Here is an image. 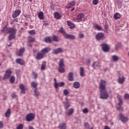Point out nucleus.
<instances>
[{
    "label": "nucleus",
    "instance_id": "obj_1",
    "mask_svg": "<svg viewBox=\"0 0 129 129\" xmlns=\"http://www.w3.org/2000/svg\"><path fill=\"white\" fill-rule=\"evenodd\" d=\"M106 82L104 80H101L100 86V96L101 99H107L108 98V93L105 88V84Z\"/></svg>",
    "mask_w": 129,
    "mask_h": 129
},
{
    "label": "nucleus",
    "instance_id": "obj_2",
    "mask_svg": "<svg viewBox=\"0 0 129 129\" xmlns=\"http://www.w3.org/2000/svg\"><path fill=\"white\" fill-rule=\"evenodd\" d=\"M8 33L10 34L8 36V39L9 41H12L13 39H15L16 38V34H17V30L14 28H8Z\"/></svg>",
    "mask_w": 129,
    "mask_h": 129
},
{
    "label": "nucleus",
    "instance_id": "obj_3",
    "mask_svg": "<svg viewBox=\"0 0 129 129\" xmlns=\"http://www.w3.org/2000/svg\"><path fill=\"white\" fill-rule=\"evenodd\" d=\"M58 70L60 73H64L65 69L64 68V60L61 58L59 60Z\"/></svg>",
    "mask_w": 129,
    "mask_h": 129
},
{
    "label": "nucleus",
    "instance_id": "obj_4",
    "mask_svg": "<svg viewBox=\"0 0 129 129\" xmlns=\"http://www.w3.org/2000/svg\"><path fill=\"white\" fill-rule=\"evenodd\" d=\"M35 118V114L33 113H30L28 114H27V115L26 116V121H32V120H33V119H34Z\"/></svg>",
    "mask_w": 129,
    "mask_h": 129
},
{
    "label": "nucleus",
    "instance_id": "obj_5",
    "mask_svg": "<svg viewBox=\"0 0 129 129\" xmlns=\"http://www.w3.org/2000/svg\"><path fill=\"white\" fill-rule=\"evenodd\" d=\"M101 46L104 52H106L109 51V47H108L107 44L103 43L101 44Z\"/></svg>",
    "mask_w": 129,
    "mask_h": 129
},
{
    "label": "nucleus",
    "instance_id": "obj_6",
    "mask_svg": "<svg viewBox=\"0 0 129 129\" xmlns=\"http://www.w3.org/2000/svg\"><path fill=\"white\" fill-rule=\"evenodd\" d=\"M11 74H12V71H11L10 70H7L6 71L5 74L3 77V79L5 80V79H8V78H10Z\"/></svg>",
    "mask_w": 129,
    "mask_h": 129
},
{
    "label": "nucleus",
    "instance_id": "obj_7",
    "mask_svg": "<svg viewBox=\"0 0 129 129\" xmlns=\"http://www.w3.org/2000/svg\"><path fill=\"white\" fill-rule=\"evenodd\" d=\"M104 38V34L101 32L98 33L96 35V39L98 41L100 40H102V39Z\"/></svg>",
    "mask_w": 129,
    "mask_h": 129
},
{
    "label": "nucleus",
    "instance_id": "obj_8",
    "mask_svg": "<svg viewBox=\"0 0 129 129\" xmlns=\"http://www.w3.org/2000/svg\"><path fill=\"white\" fill-rule=\"evenodd\" d=\"M119 117L120 120H121L123 122H126V121H128V118L124 117L121 113L119 114Z\"/></svg>",
    "mask_w": 129,
    "mask_h": 129
},
{
    "label": "nucleus",
    "instance_id": "obj_9",
    "mask_svg": "<svg viewBox=\"0 0 129 129\" xmlns=\"http://www.w3.org/2000/svg\"><path fill=\"white\" fill-rule=\"evenodd\" d=\"M66 39H69V40H74L75 39V36L72 34H68L67 33L64 35Z\"/></svg>",
    "mask_w": 129,
    "mask_h": 129
},
{
    "label": "nucleus",
    "instance_id": "obj_10",
    "mask_svg": "<svg viewBox=\"0 0 129 129\" xmlns=\"http://www.w3.org/2000/svg\"><path fill=\"white\" fill-rule=\"evenodd\" d=\"M63 52V49L61 48H58L56 49H54L52 51V54H54V55H57V54H59V53Z\"/></svg>",
    "mask_w": 129,
    "mask_h": 129
},
{
    "label": "nucleus",
    "instance_id": "obj_11",
    "mask_svg": "<svg viewBox=\"0 0 129 129\" xmlns=\"http://www.w3.org/2000/svg\"><path fill=\"white\" fill-rule=\"evenodd\" d=\"M20 14H21V10H16L12 15L13 18H17V17H19L20 16Z\"/></svg>",
    "mask_w": 129,
    "mask_h": 129
},
{
    "label": "nucleus",
    "instance_id": "obj_12",
    "mask_svg": "<svg viewBox=\"0 0 129 129\" xmlns=\"http://www.w3.org/2000/svg\"><path fill=\"white\" fill-rule=\"evenodd\" d=\"M50 51H51V48H50V47L49 46H47L42 49L41 50V52L42 53V54H46V53L50 52Z\"/></svg>",
    "mask_w": 129,
    "mask_h": 129
},
{
    "label": "nucleus",
    "instance_id": "obj_13",
    "mask_svg": "<svg viewBox=\"0 0 129 129\" xmlns=\"http://www.w3.org/2000/svg\"><path fill=\"white\" fill-rule=\"evenodd\" d=\"M93 67L94 69H96L97 68H99L100 67V61H95L93 64Z\"/></svg>",
    "mask_w": 129,
    "mask_h": 129
},
{
    "label": "nucleus",
    "instance_id": "obj_14",
    "mask_svg": "<svg viewBox=\"0 0 129 129\" xmlns=\"http://www.w3.org/2000/svg\"><path fill=\"white\" fill-rule=\"evenodd\" d=\"M25 52V47H21L19 51L16 53L17 56H22L23 53Z\"/></svg>",
    "mask_w": 129,
    "mask_h": 129
},
{
    "label": "nucleus",
    "instance_id": "obj_15",
    "mask_svg": "<svg viewBox=\"0 0 129 129\" xmlns=\"http://www.w3.org/2000/svg\"><path fill=\"white\" fill-rule=\"evenodd\" d=\"M16 62L20 65H24L25 64V61L22 58L16 59Z\"/></svg>",
    "mask_w": 129,
    "mask_h": 129
},
{
    "label": "nucleus",
    "instance_id": "obj_16",
    "mask_svg": "<svg viewBox=\"0 0 129 129\" xmlns=\"http://www.w3.org/2000/svg\"><path fill=\"white\" fill-rule=\"evenodd\" d=\"M19 87L21 90V93H22V94H25V93H26V88H25L24 85L21 84Z\"/></svg>",
    "mask_w": 129,
    "mask_h": 129
},
{
    "label": "nucleus",
    "instance_id": "obj_17",
    "mask_svg": "<svg viewBox=\"0 0 129 129\" xmlns=\"http://www.w3.org/2000/svg\"><path fill=\"white\" fill-rule=\"evenodd\" d=\"M78 21H84V14H80L77 17Z\"/></svg>",
    "mask_w": 129,
    "mask_h": 129
},
{
    "label": "nucleus",
    "instance_id": "obj_18",
    "mask_svg": "<svg viewBox=\"0 0 129 129\" xmlns=\"http://www.w3.org/2000/svg\"><path fill=\"white\" fill-rule=\"evenodd\" d=\"M68 25L69 26L70 29H74L75 28V24L73 23L72 22L68 21H67Z\"/></svg>",
    "mask_w": 129,
    "mask_h": 129
},
{
    "label": "nucleus",
    "instance_id": "obj_19",
    "mask_svg": "<svg viewBox=\"0 0 129 129\" xmlns=\"http://www.w3.org/2000/svg\"><path fill=\"white\" fill-rule=\"evenodd\" d=\"M53 15L55 19H56V20H59V19H61V15H60L58 12L54 13Z\"/></svg>",
    "mask_w": 129,
    "mask_h": 129
},
{
    "label": "nucleus",
    "instance_id": "obj_20",
    "mask_svg": "<svg viewBox=\"0 0 129 129\" xmlns=\"http://www.w3.org/2000/svg\"><path fill=\"white\" fill-rule=\"evenodd\" d=\"M76 5L75 1H73L70 3H69L67 6V9H70V8H72V7H74Z\"/></svg>",
    "mask_w": 129,
    "mask_h": 129
},
{
    "label": "nucleus",
    "instance_id": "obj_21",
    "mask_svg": "<svg viewBox=\"0 0 129 129\" xmlns=\"http://www.w3.org/2000/svg\"><path fill=\"white\" fill-rule=\"evenodd\" d=\"M44 58V56L43 54L41 53H37L36 59L38 60H41V59H43Z\"/></svg>",
    "mask_w": 129,
    "mask_h": 129
},
{
    "label": "nucleus",
    "instance_id": "obj_22",
    "mask_svg": "<svg viewBox=\"0 0 129 129\" xmlns=\"http://www.w3.org/2000/svg\"><path fill=\"white\" fill-rule=\"evenodd\" d=\"M121 15L118 13H116L114 15V20H118V19H120Z\"/></svg>",
    "mask_w": 129,
    "mask_h": 129
},
{
    "label": "nucleus",
    "instance_id": "obj_23",
    "mask_svg": "<svg viewBox=\"0 0 129 129\" xmlns=\"http://www.w3.org/2000/svg\"><path fill=\"white\" fill-rule=\"evenodd\" d=\"M64 108L66 110H67L70 107V104H69V102L68 101L63 102Z\"/></svg>",
    "mask_w": 129,
    "mask_h": 129
},
{
    "label": "nucleus",
    "instance_id": "obj_24",
    "mask_svg": "<svg viewBox=\"0 0 129 129\" xmlns=\"http://www.w3.org/2000/svg\"><path fill=\"white\" fill-rule=\"evenodd\" d=\"M73 86L74 88H79L80 87V83L78 82H75L73 83Z\"/></svg>",
    "mask_w": 129,
    "mask_h": 129
},
{
    "label": "nucleus",
    "instance_id": "obj_25",
    "mask_svg": "<svg viewBox=\"0 0 129 129\" xmlns=\"http://www.w3.org/2000/svg\"><path fill=\"white\" fill-rule=\"evenodd\" d=\"M38 18L40 20H43L45 17L44 16V13L40 12L38 14Z\"/></svg>",
    "mask_w": 129,
    "mask_h": 129
},
{
    "label": "nucleus",
    "instance_id": "obj_26",
    "mask_svg": "<svg viewBox=\"0 0 129 129\" xmlns=\"http://www.w3.org/2000/svg\"><path fill=\"white\" fill-rule=\"evenodd\" d=\"M117 98L119 100L118 105H119V106H121V105L122 104V98L120 96H117Z\"/></svg>",
    "mask_w": 129,
    "mask_h": 129
},
{
    "label": "nucleus",
    "instance_id": "obj_27",
    "mask_svg": "<svg viewBox=\"0 0 129 129\" xmlns=\"http://www.w3.org/2000/svg\"><path fill=\"white\" fill-rule=\"evenodd\" d=\"M80 76L83 77L84 76V69L82 67H81L80 69Z\"/></svg>",
    "mask_w": 129,
    "mask_h": 129
},
{
    "label": "nucleus",
    "instance_id": "obj_28",
    "mask_svg": "<svg viewBox=\"0 0 129 129\" xmlns=\"http://www.w3.org/2000/svg\"><path fill=\"white\" fill-rule=\"evenodd\" d=\"M58 127L60 129H66L67 127L66 126V123H60L59 124Z\"/></svg>",
    "mask_w": 129,
    "mask_h": 129
},
{
    "label": "nucleus",
    "instance_id": "obj_29",
    "mask_svg": "<svg viewBox=\"0 0 129 129\" xmlns=\"http://www.w3.org/2000/svg\"><path fill=\"white\" fill-rule=\"evenodd\" d=\"M69 80L70 81H73V73L70 72L69 74Z\"/></svg>",
    "mask_w": 129,
    "mask_h": 129
},
{
    "label": "nucleus",
    "instance_id": "obj_30",
    "mask_svg": "<svg viewBox=\"0 0 129 129\" xmlns=\"http://www.w3.org/2000/svg\"><path fill=\"white\" fill-rule=\"evenodd\" d=\"M73 112H74V110H73V108H71L68 110L67 114L70 116V115H72V114H73Z\"/></svg>",
    "mask_w": 129,
    "mask_h": 129
},
{
    "label": "nucleus",
    "instance_id": "obj_31",
    "mask_svg": "<svg viewBox=\"0 0 129 129\" xmlns=\"http://www.w3.org/2000/svg\"><path fill=\"white\" fill-rule=\"evenodd\" d=\"M11 115V109H8L7 110L6 113H5V116L6 117H10V116Z\"/></svg>",
    "mask_w": 129,
    "mask_h": 129
},
{
    "label": "nucleus",
    "instance_id": "obj_32",
    "mask_svg": "<svg viewBox=\"0 0 129 129\" xmlns=\"http://www.w3.org/2000/svg\"><path fill=\"white\" fill-rule=\"evenodd\" d=\"M124 82V77H123V76H122L121 78H119L118 80V83H120V84H121L123 83Z\"/></svg>",
    "mask_w": 129,
    "mask_h": 129
},
{
    "label": "nucleus",
    "instance_id": "obj_33",
    "mask_svg": "<svg viewBox=\"0 0 129 129\" xmlns=\"http://www.w3.org/2000/svg\"><path fill=\"white\" fill-rule=\"evenodd\" d=\"M59 32V33H61V34L63 35L64 37H65V35L67 34V33H66L65 31V30H64L62 28H60Z\"/></svg>",
    "mask_w": 129,
    "mask_h": 129
},
{
    "label": "nucleus",
    "instance_id": "obj_34",
    "mask_svg": "<svg viewBox=\"0 0 129 129\" xmlns=\"http://www.w3.org/2000/svg\"><path fill=\"white\" fill-rule=\"evenodd\" d=\"M64 85H65V83L63 82H59L57 84V88H58V87H62V86H64Z\"/></svg>",
    "mask_w": 129,
    "mask_h": 129
},
{
    "label": "nucleus",
    "instance_id": "obj_35",
    "mask_svg": "<svg viewBox=\"0 0 129 129\" xmlns=\"http://www.w3.org/2000/svg\"><path fill=\"white\" fill-rule=\"evenodd\" d=\"M52 40L54 42H58L59 41V37L56 35H53L52 37Z\"/></svg>",
    "mask_w": 129,
    "mask_h": 129
},
{
    "label": "nucleus",
    "instance_id": "obj_36",
    "mask_svg": "<svg viewBox=\"0 0 129 129\" xmlns=\"http://www.w3.org/2000/svg\"><path fill=\"white\" fill-rule=\"evenodd\" d=\"M15 80H16V78H15V76H12L10 80V83H12V84H13V83L15 82Z\"/></svg>",
    "mask_w": 129,
    "mask_h": 129
},
{
    "label": "nucleus",
    "instance_id": "obj_37",
    "mask_svg": "<svg viewBox=\"0 0 129 129\" xmlns=\"http://www.w3.org/2000/svg\"><path fill=\"white\" fill-rule=\"evenodd\" d=\"M46 69V62L43 61L41 64V70H45Z\"/></svg>",
    "mask_w": 129,
    "mask_h": 129
},
{
    "label": "nucleus",
    "instance_id": "obj_38",
    "mask_svg": "<svg viewBox=\"0 0 129 129\" xmlns=\"http://www.w3.org/2000/svg\"><path fill=\"white\" fill-rule=\"evenodd\" d=\"M112 59L115 62L116 61H118V56H117V55H113V56H112Z\"/></svg>",
    "mask_w": 129,
    "mask_h": 129
},
{
    "label": "nucleus",
    "instance_id": "obj_39",
    "mask_svg": "<svg viewBox=\"0 0 129 129\" xmlns=\"http://www.w3.org/2000/svg\"><path fill=\"white\" fill-rule=\"evenodd\" d=\"M95 28L98 31H102V27L97 24L95 26Z\"/></svg>",
    "mask_w": 129,
    "mask_h": 129
},
{
    "label": "nucleus",
    "instance_id": "obj_40",
    "mask_svg": "<svg viewBox=\"0 0 129 129\" xmlns=\"http://www.w3.org/2000/svg\"><path fill=\"white\" fill-rule=\"evenodd\" d=\"M44 41L45 43H51L52 42V40L51 39L49 38V37H46L44 39Z\"/></svg>",
    "mask_w": 129,
    "mask_h": 129
},
{
    "label": "nucleus",
    "instance_id": "obj_41",
    "mask_svg": "<svg viewBox=\"0 0 129 129\" xmlns=\"http://www.w3.org/2000/svg\"><path fill=\"white\" fill-rule=\"evenodd\" d=\"M34 94L35 96H36V97H38V96H39V95H40V92H39V91H38V90H37V89H35V90L34 91Z\"/></svg>",
    "mask_w": 129,
    "mask_h": 129
},
{
    "label": "nucleus",
    "instance_id": "obj_42",
    "mask_svg": "<svg viewBox=\"0 0 129 129\" xmlns=\"http://www.w3.org/2000/svg\"><path fill=\"white\" fill-rule=\"evenodd\" d=\"M120 47H121L120 43H118L116 44L115 45V50H116V51H117V50H118V49L120 48Z\"/></svg>",
    "mask_w": 129,
    "mask_h": 129
},
{
    "label": "nucleus",
    "instance_id": "obj_43",
    "mask_svg": "<svg viewBox=\"0 0 129 129\" xmlns=\"http://www.w3.org/2000/svg\"><path fill=\"white\" fill-rule=\"evenodd\" d=\"M23 128H24V125L22 123L19 124L17 127V129H23Z\"/></svg>",
    "mask_w": 129,
    "mask_h": 129
},
{
    "label": "nucleus",
    "instance_id": "obj_44",
    "mask_svg": "<svg viewBox=\"0 0 129 129\" xmlns=\"http://www.w3.org/2000/svg\"><path fill=\"white\" fill-rule=\"evenodd\" d=\"M9 28H8L6 26L4 27L2 29V32H6V33H9Z\"/></svg>",
    "mask_w": 129,
    "mask_h": 129
},
{
    "label": "nucleus",
    "instance_id": "obj_45",
    "mask_svg": "<svg viewBox=\"0 0 129 129\" xmlns=\"http://www.w3.org/2000/svg\"><path fill=\"white\" fill-rule=\"evenodd\" d=\"M31 86H32V87H33L34 88H36V87H37V83L35 82H32Z\"/></svg>",
    "mask_w": 129,
    "mask_h": 129
},
{
    "label": "nucleus",
    "instance_id": "obj_46",
    "mask_svg": "<svg viewBox=\"0 0 129 129\" xmlns=\"http://www.w3.org/2000/svg\"><path fill=\"white\" fill-rule=\"evenodd\" d=\"M54 88H55L56 89H57V84L58 83H57V80H56V78H54Z\"/></svg>",
    "mask_w": 129,
    "mask_h": 129
},
{
    "label": "nucleus",
    "instance_id": "obj_47",
    "mask_svg": "<svg viewBox=\"0 0 129 129\" xmlns=\"http://www.w3.org/2000/svg\"><path fill=\"white\" fill-rule=\"evenodd\" d=\"M63 94H64V95L66 96H67L68 94H69V92L68 91V90L64 89L63 90Z\"/></svg>",
    "mask_w": 129,
    "mask_h": 129
},
{
    "label": "nucleus",
    "instance_id": "obj_48",
    "mask_svg": "<svg viewBox=\"0 0 129 129\" xmlns=\"http://www.w3.org/2000/svg\"><path fill=\"white\" fill-rule=\"evenodd\" d=\"M29 33L30 35H32V36H34V35L36 34V33L35 32V30H31L29 31Z\"/></svg>",
    "mask_w": 129,
    "mask_h": 129
},
{
    "label": "nucleus",
    "instance_id": "obj_49",
    "mask_svg": "<svg viewBox=\"0 0 129 129\" xmlns=\"http://www.w3.org/2000/svg\"><path fill=\"white\" fill-rule=\"evenodd\" d=\"M29 42H34L35 41V38H34L31 36H29Z\"/></svg>",
    "mask_w": 129,
    "mask_h": 129
},
{
    "label": "nucleus",
    "instance_id": "obj_50",
    "mask_svg": "<svg viewBox=\"0 0 129 129\" xmlns=\"http://www.w3.org/2000/svg\"><path fill=\"white\" fill-rule=\"evenodd\" d=\"M99 0H93V4L94 5V6H96L97 4H98Z\"/></svg>",
    "mask_w": 129,
    "mask_h": 129
},
{
    "label": "nucleus",
    "instance_id": "obj_51",
    "mask_svg": "<svg viewBox=\"0 0 129 129\" xmlns=\"http://www.w3.org/2000/svg\"><path fill=\"white\" fill-rule=\"evenodd\" d=\"M32 76H33L35 79H36L37 77H38V75L36 73L33 72L32 73Z\"/></svg>",
    "mask_w": 129,
    "mask_h": 129
},
{
    "label": "nucleus",
    "instance_id": "obj_52",
    "mask_svg": "<svg viewBox=\"0 0 129 129\" xmlns=\"http://www.w3.org/2000/svg\"><path fill=\"white\" fill-rule=\"evenodd\" d=\"M83 112L84 113H87L88 112V109L87 108H85L83 110Z\"/></svg>",
    "mask_w": 129,
    "mask_h": 129
},
{
    "label": "nucleus",
    "instance_id": "obj_53",
    "mask_svg": "<svg viewBox=\"0 0 129 129\" xmlns=\"http://www.w3.org/2000/svg\"><path fill=\"white\" fill-rule=\"evenodd\" d=\"M16 74L17 75V76H20V75H21V71H20V70H17L16 71Z\"/></svg>",
    "mask_w": 129,
    "mask_h": 129
},
{
    "label": "nucleus",
    "instance_id": "obj_54",
    "mask_svg": "<svg viewBox=\"0 0 129 129\" xmlns=\"http://www.w3.org/2000/svg\"><path fill=\"white\" fill-rule=\"evenodd\" d=\"M124 97L125 99H128L129 98V94H126L124 95Z\"/></svg>",
    "mask_w": 129,
    "mask_h": 129
},
{
    "label": "nucleus",
    "instance_id": "obj_55",
    "mask_svg": "<svg viewBox=\"0 0 129 129\" xmlns=\"http://www.w3.org/2000/svg\"><path fill=\"white\" fill-rule=\"evenodd\" d=\"M86 63H87L88 66H89V64H90V59L89 58L86 59Z\"/></svg>",
    "mask_w": 129,
    "mask_h": 129
},
{
    "label": "nucleus",
    "instance_id": "obj_56",
    "mask_svg": "<svg viewBox=\"0 0 129 129\" xmlns=\"http://www.w3.org/2000/svg\"><path fill=\"white\" fill-rule=\"evenodd\" d=\"M24 16L25 17V18H26V20H27V19H30V15L28 14H24Z\"/></svg>",
    "mask_w": 129,
    "mask_h": 129
},
{
    "label": "nucleus",
    "instance_id": "obj_57",
    "mask_svg": "<svg viewBox=\"0 0 129 129\" xmlns=\"http://www.w3.org/2000/svg\"><path fill=\"white\" fill-rule=\"evenodd\" d=\"M84 126L86 128H88L89 127V124H88V123L86 122L84 123Z\"/></svg>",
    "mask_w": 129,
    "mask_h": 129
},
{
    "label": "nucleus",
    "instance_id": "obj_58",
    "mask_svg": "<svg viewBox=\"0 0 129 129\" xmlns=\"http://www.w3.org/2000/svg\"><path fill=\"white\" fill-rule=\"evenodd\" d=\"M116 2L117 4H119V5H121V4H122V1H121V0H116Z\"/></svg>",
    "mask_w": 129,
    "mask_h": 129
},
{
    "label": "nucleus",
    "instance_id": "obj_59",
    "mask_svg": "<svg viewBox=\"0 0 129 129\" xmlns=\"http://www.w3.org/2000/svg\"><path fill=\"white\" fill-rule=\"evenodd\" d=\"M4 127V123H3V121H0V128H3Z\"/></svg>",
    "mask_w": 129,
    "mask_h": 129
},
{
    "label": "nucleus",
    "instance_id": "obj_60",
    "mask_svg": "<svg viewBox=\"0 0 129 129\" xmlns=\"http://www.w3.org/2000/svg\"><path fill=\"white\" fill-rule=\"evenodd\" d=\"M12 98H16L17 97V95H16V93H14L12 94Z\"/></svg>",
    "mask_w": 129,
    "mask_h": 129
},
{
    "label": "nucleus",
    "instance_id": "obj_61",
    "mask_svg": "<svg viewBox=\"0 0 129 129\" xmlns=\"http://www.w3.org/2000/svg\"><path fill=\"white\" fill-rule=\"evenodd\" d=\"M104 28L105 31H107V29H108V25L107 24L105 25Z\"/></svg>",
    "mask_w": 129,
    "mask_h": 129
},
{
    "label": "nucleus",
    "instance_id": "obj_62",
    "mask_svg": "<svg viewBox=\"0 0 129 129\" xmlns=\"http://www.w3.org/2000/svg\"><path fill=\"white\" fill-rule=\"evenodd\" d=\"M50 8L52 9V10H54V5L52 3L50 4Z\"/></svg>",
    "mask_w": 129,
    "mask_h": 129
},
{
    "label": "nucleus",
    "instance_id": "obj_63",
    "mask_svg": "<svg viewBox=\"0 0 129 129\" xmlns=\"http://www.w3.org/2000/svg\"><path fill=\"white\" fill-rule=\"evenodd\" d=\"M11 44H12V42H7V46H8L9 47H11Z\"/></svg>",
    "mask_w": 129,
    "mask_h": 129
},
{
    "label": "nucleus",
    "instance_id": "obj_64",
    "mask_svg": "<svg viewBox=\"0 0 129 129\" xmlns=\"http://www.w3.org/2000/svg\"><path fill=\"white\" fill-rule=\"evenodd\" d=\"M80 38H83L84 37V35L83 34H81L79 35Z\"/></svg>",
    "mask_w": 129,
    "mask_h": 129
}]
</instances>
